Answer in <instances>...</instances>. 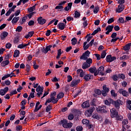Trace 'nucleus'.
I'll return each instance as SVG.
<instances>
[{
  "instance_id": "nucleus-1",
  "label": "nucleus",
  "mask_w": 131,
  "mask_h": 131,
  "mask_svg": "<svg viewBox=\"0 0 131 131\" xmlns=\"http://www.w3.org/2000/svg\"><path fill=\"white\" fill-rule=\"evenodd\" d=\"M90 55H91V52H90L89 50H87L80 56V59L84 60H88L89 57H90Z\"/></svg>"
},
{
  "instance_id": "nucleus-2",
  "label": "nucleus",
  "mask_w": 131,
  "mask_h": 131,
  "mask_svg": "<svg viewBox=\"0 0 131 131\" xmlns=\"http://www.w3.org/2000/svg\"><path fill=\"white\" fill-rule=\"evenodd\" d=\"M95 107L93 106L90 108L89 110L85 111V115L88 117H90L92 116V114H93V112L95 111Z\"/></svg>"
},
{
  "instance_id": "nucleus-3",
  "label": "nucleus",
  "mask_w": 131,
  "mask_h": 131,
  "mask_svg": "<svg viewBox=\"0 0 131 131\" xmlns=\"http://www.w3.org/2000/svg\"><path fill=\"white\" fill-rule=\"evenodd\" d=\"M112 105H114L116 108H119L120 107V104L121 105V100L118 99L117 101H114V100H111Z\"/></svg>"
},
{
  "instance_id": "nucleus-4",
  "label": "nucleus",
  "mask_w": 131,
  "mask_h": 131,
  "mask_svg": "<svg viewBox=\"0 0 131 131\" xmlns=\"http://www.w3.org/2000/svg\"><path fill=\"white\" fill-rule=\"evenodd\" d=\"M114 60H116V57L115 56L112 57L111 55H108L106 57V61L108 63H111V62H113Z\"/></svg>"
},
{
  "instance_id": "nucleus-5",
  "label": "nucleus",
  "mask_w": 131,
  "mask_h": 131,
  "mask_svg": "<svg viewBox=\"0 0 131 131\" xmlns=\"http://www.w3.org/2000/svg\"><path fill=\"white\" fill-rule=\"evenodd\" d=\"M118 115V112L116 111L115 108H113L111 110V116L112 118H114V117H116Z\"/></svg>"
},
{
  "instance_id": "nucleus-6",
  "label": "nucleus",
  "mask_w": 131,
  "mask_h": 131,
  "mask_svg": "<svg viewBox=\"0 0 131 131\" xmlns=\"http://www.w3.org/2000/svg\"><path fill=\"white\" fill-rule=\"evenodd\" d=\"M124 5L119 4L118 6V9L116 10L117 13H121L124 10Z\"/></svg>"
},
{
  "instance_id": "nucleus-7",
  "label": "nucleus",
  "mask_w": 131,
  "mask_h": 131,
  "mask_svg": "<svg viewBox=\"0 0 131 131\" xmlns=\"http://www.w3.org/2000/svg\"><path fill=\"white\" fill-rule=\"evenodd\" d=\"M118 93L123 96V97H128V92H126V90H123V89H119Z\"/></svg>"
},
{
  "instance_id": "nucleus-8",
  "label": "nucleus",
  "mask_w": 131,
  "mask_h": 131,
  "mask_svg": "<svg viewBox=\"0 0 131 131\" xmlns=\"http://www.w3.org/2000/svg\"><path fill=\"white\" fill-rule=\"evenodd\" d=\"M38 24H40V25H43L47 22V20L45 18H42V17L40 16L38 17L37 19Z\"/></svg>"
},
{
  "instance_id": "nucleus-9",
  "label": "nucleus",
  "mask_w": 131,
  "mask_h": 131,
  "mask_svg": "<svg viewBox=\"0 0 131 131\" xmlns=\"http://www.w3.org/2000/svg\"><path fill=\"white\" fill-rule=\"evenodd\" d=\"M107 106L106 105H101L98 107V110L102 113H106L107 111H106V108Z\"/></svg>"
},
{
  "instance_id": "nucleus-10",
  "label": "nucleus",
  "mask_w": 131,
  "mask_h": 131,
  "mask_svg": "<svg viewBox=\"0 0 131 131\" xmlns=\"http://www.w3.org/2000/svg\"><path fill=\"white\" fill-rule=\"evenodd\" d=\"M53 46L49 45L46 47V48H43V50H42V53H44L45 54L48 53L49 51H51V48H52Z\"/></svg>"
},
{
  "instance_id": "nucleus-11",
  "label": "nucleus",
  "mask_w": 131,
  "mask_h": 131,
  "mask_svg": "<svg viewBox=\"0 0 131 131\" xmlns=\"http://www.w3.org/2000/svg\"><path fill=\"white\" fill-rule=\"evenodd\" d=\"M105 69V68H104V67L101 66L100 67L97 71H98L99 73H100V75H102V76H104V75H105V73H104V70Z\"/></svg>"
},
{
  "instance_id": "nucleus-12",
  "label": "nucleus",
  "mask_w": 131,
  "mask_h": 131,
  "mask_svg": "<svg viewBox=\"0 0 131 131\" xmlns=\"http://www.w3.org/2000/svg\"><path fill=\"white\" fill-rule=\"evenodd\" d=\"M90 100H87L84 102H83L81 104L82 108H88L90 107Z\"/></svg>"
},
{
  "instance_id": "nucleus-13",
  "label": "nucleus",
  "mask_w": 131,
  "mask_h": 131,
  "mask_svg": "<svg viewBox=\"0 0 131 131\" xmlns=\"http://www.w3.org/2000/svg\"><path fill=\"white\" fill-rule=\"evenodd\" d=\"M8 35H9V33H8L6 31L3 32V33L0 36L1 40H4V39H5V38H6L7 36H8Z\"/></svg>"
},
{
  "instance_id": "nucleus-14",
  "label": "nucleus",
  "mask_w": 131,
  "mask_h": 131,
  "mask_svg": "<svg viewBox=\"0 0 131 131\" xmlns=\"http://www.w3.org/2000/svg\"><path fill=\"white\" fill-rule=\"evenodd\" d=\"M130 47L131 43H127L123 47V50H124V51H126V52H128V51L130 50Z\"/></svg>"
},
{
  "instance_id": "nucleus-15",
  "label": "nucleus",
  "mask_w": 131,
  "mask_h": 131,
  "mask_svg": "<svg viewBox=\"0 0 131 131\" xmlns=\"http://www.w3.org/2000/svg\"><path fill=\"white\" fill-rule=\"evenodd\" d=\"M57 27L60 30H64L65 29V24L64 23H59L58 24Z\"/></svg>"
},
{
  "instance_id": "nucleus-16",
  "label": "nucleus",
  "mask_w": 131,
  "mask_h": 131,
  "mask_svg": "<svg viewBox=\"0 0 131 131\" xmlns=\"http://www.w3.org/2000/svg\"><path fill=\"white\" fill-rule=\"evenodd\" d=\"M93 77H94V76L88 74L84 76V79L86 80V81H90V80H91V78H93Z\"/></svg>"
},
{
  "instance_id": "nucleus-17",
  "label": "nucleus",
  "mask_w": 131,
  "mask_h": 131,
  "mask_svg": "<svg viewBox=\"0 0 131 131\" xmlns=\"http://www.w3.org/2000/svg\"><path fill=\"white\" fill-rule=\"evenodd\" d=\"M10 63V61L9 60H4L1 62V66L2 67H6V66L9 65Z\"/></svg>"
},
{
  "instance_id": "nucleus-18",
  "label": "nucleus",
  "mask_w": 131,
  "mask_h": 131,
  "mask_svg": "<svg viewBox=\"0 0 131 131\" xmlns=\"http://www.w3.org/2000/svg\"><path fill=\"white\" fill-rule=\"evenodd\" d=\"M111 100H113L112 98H108V100L106 99L104 100V104L107 106H110L111 104H112V102Z\"/></svg>"
},
{
  "instance_id": "nucleus-19",
  "label": "nucleus",
  "mask_w": 131,
  "mask_h": 131,
  "mask_svg": "<svg viewBox=\"0 0 131 131\" xmlns=\"http://www.w3.org/2000/svg\"><path fill=\"white\" fill-rule=\"evenodd\" d=\"M19 20H20V17H19V16L14 17L12 19L11 22H12V24H15L17 23L18 22V21H19Z\"/></svg>"
},
{
  "instance_id": "nucleus-20",
  "label": "nucleus",
  "mask_w": 131,
  "mask_h": 131,
  "mask_svg": "<svg viewBox=\"0 0 131 131\" xmlns=\"http://www.w3.org/2000/svg\"><path fill=\"white\" fill-rule=\"evenodd\" d=\"M19 56H20V51L18 50H15L13 54L14 58H17V57H19Z\"/></svg>"
},
{
  "instance_id": "nucleus-21",
  "label": "nucleus",
  "mask_w": 131,
  "mask_h": 131,
  "mask_svg": "<svg viewBox=\"0 0 131 131\" xmlns=\"http://www.w3.org/2000/svg\"><path fill=\"white\" fill-rule=\"evenodd\" d=\"M113 28H114V26H113V25H108L106 27L105 30L106 31L108 30V31H111H111L113 30Z\"/></svg>"
},
{
  "instance_id": "nucleus-22",
  "label": "nucleus",
  "mask_w": 131,
  "mask_h": 131,
  "mask_svg": "<svg viewBox=\"0 0 131 131\" xmlns=\"http://www.w3.org/2000/svg\"><path fill=\"white\" fill-rule=\"evenodd\" d=\"M80 12L79 11H75L74 13V18H80Z\"/></svg>"
},
{
  "instance_id": "nucleus-23",
  "label": "nucleus",
  "mask_w": 131,
  "mask_h": 131,
  "mask_svg": "<svg viewBox=\"0 0 131 131\" xmlns=\"http://www.w3.org/2000/svg\"><path fill=\"white\" fill-rule=\"evenodd\" d=\"M55 10H59L60 12H63L64 11V7L63 6L58 5L56 6Z\"/></svg>"
},
{
  "instance_id": "nucleus-24",
  "label": "nucleus",
  "mask_w": 131,
  "mask_h": 131,
  "mask_svg": "<svg viewBox=\"0 0 131 131\" xmlns=\"http://www.w3.org/2000/svg\"><path fill=\"white\" fill-rule=\"evenodd\" d=\"M68 122V121L66 119H63V120H61L60 121V124H62V126L63 127H65L66 125L67 124V123Z\"/></svg>"
},
{
  "instance_id": "nucleus-25",
  "label": "nucleus",
  "mask_w": 131,
  "mask_h": 131,
  "mask_svg": "<svg viewBox=\"0 0 131 131\" xmlns=\"http://www.w3.org/2000/svg\"><path fill=\"white\" fill-rule=\"evenodd\" d=\"M73 113H74L75 116H77V115H79L81 113V112L78 111V110L74 109L73 111Z\"/></svg>"
},
{
  "instance_id": "nucleus-26",
  "label": "nucleus",
  "mask_w": 131,
  "mask_h": 131,
  "mask_svg": "<svg viewBox=\"0 0 131 131\" xmlns=\"http://www.w3.org/2000/svg\"><path fill=\"white\" fill-rule=\"evenodd\" d=\"M89 70L90 73H95V72L97 71V68L96 67H91Z\"/></svg>"
},
{
  "instance_id": "nucleus-27",
  "label": "nucleus",
  "mask_w": 131,
  "mask_h": 131,
  "mask_svg": "<svg viewBox=\"0 0 131 131\" xmlns=\"http://www.w3.org/2000/svg\"><path fill=\"white\" fill-rule=\"evenodd\" d=\"M72 125H73V123L72 122L67 123L66 126H64V128H71L72 127Z\"/></svg>"
},
{
  "instance_id": "nucleus-28",
  "label": "nucleus",
  "mask_w": 131,
  "mask_h": 131,
  "mask_svg": "<svg viewBox=\"0 0 131 131\" xmlns=\"http://www.w3.org/2000/svg\"><path fill=\"white\" fill-rule=\"evenodd\" d=\"M99 31H101V28L98 27L97 28L96 30H95L91 34V35H96Z\"/></svg>"
},
{
  "instance_id": "nucleus-29",
  "label": "nucleus",
  "mask_w": 131,
  "mask_h": 131,
  "mask_svg": "<svg viewBox=\"0 0 131 131\" xmlns=\"http://www.w3.org/2000/svg\"><path fill=\"white\" fill-rule=\"evenodd\" d=\"M90 67H91L90 65H89L86 62H84L82 66V69H87Z\"/></svg>"
},
{
  "instance_id": "nucleus-30",
  "label": "nucleus",
  "mask_w": 131,
  "mask_h": 131,
  "mask_svg": "<svg viewBox=\"0 0 131 131\" xmlns=\"http://www.w3.org/2000/svg\"><path fill=\"white\" fill-rule=\"evenodd\" d=\"M64 97V93L60 92L57 95V98L58 99V100H60V99H62Z\"/></svg>"
},
{
  "instance_id": "nucleus-31",
  "label": "nucleus",
  "mask_w": 131,
  "mask_h": 131,
  "mask_svg": "<svg viewBox=\"0 0 131 131\" xmlns=\"http://www.w3.org/2000/svg\"><path fill=\"white\" fill-rule=\"evenodd\" d=\"M125 20H124V19L123 17H120L119 18L118 20V23H120L121 24H123L125 23Z\"/></svg>"
},
{
  "instance_id": "nucleus-32",
  "label": "nucleus",
  "mask_w": 131,
  "mask_h": 131,
  "mask_svg": "<svg viewBox=\"0 0 131 131\" xmlns=\"http://www.w3.org/2000/svg\"><path fill=\"white\" fill-rule=\"evenodd\" d=\"M129 59V57H128V55H124L123 56H121L120 57V60H128Z\"/></svg>"
},
{
  "instance_id": "nucleus-33",
  "label": "nucleus",
  "mask_w": 131,
  "mask_h": 131,
  "mask_svg": "<svg viewBox=\"0 0 131 131\" xmlns=\"http://www.w3.org/2000/svg\"><path fill=\"white\" fill-rule=\"evenodd\" d=\"M71 41L72 46H75L77 42V39H76V37H74L72 39Z\"/></svg>"
},
{
  "instance_id": "nucleus-34",
  "label": "nucleus",
  "mask_w": 131,
  "mask_h": 131,
  "mask_svg": "<svg viewBox=\"0 0 131 131\" xmlns=\"http://www.w3.org/2000/svg\"><path fill=\"white\" fill-rule=\"evenodd\" d=\"M106 55H107V53H106V51L105 50L103 51V52L101 54L100 58H101V59H104V58L106 57Z\"/></svg>"
},
{
  "instance_id": "nucleus-35",
  "label": "nucleus",
  "mask_w": 131,
  "mask_h": 131,
  "mask_svg": "<svg viewBox=\"0 0 131 131\" xmlns=\"http://www.w3.org/2000/svg\"><path fill=\"white\" fill-rule=\"evenodd\" d=\"M22 29H23V27L21 26H19L16 28L15 31L16 32H21L22 31Z\"/></svg>"
},
{
  "instance_id": "nucleus-36",
  "label": "nucleus",
  "mask_w": 131,
  "mask_h": 131,
  "mask_svg": "<svg viewBox=\"0 0 131 131\" xmlns=\"http://www.w3.org/2000/svg\"><path fill=\"white\" fill-rule=\"evenodd\" d=\"M82 123H83V124H85V125H87L88 124H89V123H90V121L88 119H84L82 120Z\"/></svg>"
},
{
  "instance_id": "nucleus-37",
  "label": "nucleus",
  "mask_w": 131,
  "mask_h": 131,
  "mask_svg": "<svg viewBox=\"0 0 131 131\" xmlns=\"http://www.w3.org/2000/svg\"><path fill=\"white\" fill-rule=\"evenodd\" d=\"M26 20H27V16L23 17L21 22L20 23L19 25H22L23 24H24L25 22H26Z\"/></svg>"
},
{
  "instance_id": "nucleus-38",
  "label": "nucleus",
  "mask_w": 131,
  "mask_h": 131,
  "mask_svg": "<svg viewBox=\"0 0 131 131\" xmlns=\"http://www.w3.org/2000/svg\"><path fill=\"white\" fill-rule=\"evenodd\" d=\"M86 63L88 65H90V66H91V64H92V63H93V59H92V58H88L86 60Z\"/></svg>"
},
{
  "instance_id": "nucleus-39",
  "label": "nucleus",
  "mask_w": 131,
  "mask_h": 131,
  "mask_svg": "<svg viewBox=\"0 0 131 131\" xmlns=\"http://www.w3.org/2000/svg\"><path fill=\"white\" fill-rule=\"evenodd\" d=\"M17 94H18L17 90H12L10 92V96H11V97H12V96H13V95H17Z\"/></svg>"
},
{
  "instance_id": "nucleus-40",
  "label": "nucleus",
  "mask_w": 131,
  "mask_h": 131,
  "mask_svg": "<svg viewBox=\"0 0 131 131\" xmlns=\"http://www.w3.org/2000/svg\"><path fill=\"white\" fill-rule=\"evenodd\" d=\"M51 110H52V106H51V105H48L46 107V112H50V111H51Z\"/></svg>"
},
{
  "instance_id": "nucleus-41",
  "label": "nucleus",
  "mask_w": 131,
  "mask_h": 131,
  "mask_svg": "<svg viewBox=\"0 0 131 131\" xmlns=\"http://www.w3.org/2000/svg\"><path fill=\"white\" fill-rule=\"evenodd\" d=\"M118 76L119 78H121V79H124L125 78V75L123 74H118Z\"/></svg>"
},
{
  "instance_id": "nucleus-42",
  "label": "nucleus",
  "mask_w": 131,
  "mask_h": 131,
  "mask_svg": "<svg viewBox=\"0 0 131 131\" xmlns=\"http://www.w3.org/2000/svg\"><path fill=\"white\" fill-rule=\"evenodd\" d=\"M118 78H119L118 75H114L112 77V79L114 80V81H117V80H118Z\"/></svg>"
},
{
  "instance_id": "nucleus-43",
  "label": "nucleus",
  "mask_w": 131,
  "mask_h": 131,
  "mask_svg": "<svg viewBox=\"0 0 131 131\" xmlns=\"http://www.w3.org/2000/svg\"><path fill=\"white\" fill-rule=\"evenodd\" d=\"M26 71H27V72H29V71H30L31 70V67H30V66H29L28 64V63L26 64Z\"/></svg>"
},
{
  "instance_id": "nucleus-44",
  "label": "nucleus",
  "mask_w": 131,
  "mask_h": 131,
  "mask_svg": "<svg viewBox=\"0 0 131 131\" xmlns=\"http://www.w3.org/2000/svg\"><path fill=\"white\" fill-rule=\"evenodd\" d=\"M74 118V115H73V114H70V115H69L68 116L69 120H73Z\"/></svg>"
},
{
  "instance_id": "nucleus-45",
  "label": "nucleus",
  "mask_w": 131,
  "mask_h": 131,
  "mask_svg": "<svg viewBox=\"0 0 131 131\" xmlns=\"http://www.w3.org/2000/svg\"><path fill=\"white\" fill-rule=\"evenodd\" d=\"M76 82H75V80H73L71 82V86H72V88H73V86H76L77 83H76Z\"/></svg>"
},
{
  "instance_id": "nucleus-46",
  "label": "nucleus",
  "mask_w": 131,
  "mask_h": 131,
  "mask_svg": "<svg viewBox=\"0 0 131 131\" xmlns=\"http://www.w3.org/2000/svg\"><path fill=\"white\" fill-rule=\"evenodd\" d=\"M20 13H21V10H17L15 13L12 14V15H14V16H15V17H17V16H19V15L20 14Z\"/></svg>"
},
{
  "instance_id": "nucleus-47",
  "label": "nucleus",
  "mask_w": 131,
  "mask_h": 131,
  "mask_svg": "<svg viewBox=\"0 0 131 131\" xmlns=\"http://www.w3.org/2000/svg\"><path fill=\"white\" fill-rule=\"evenodd\" d=\"M111 94L112 97H117V93H115V91L114 90H111Z\"/></svg>"
},
{
  "instance_id": "nucleus-48",
  "label": "nucleus",
  "mask_w": 131,
  "mask_h": 131,
  "mask_svg": "<svg viewBox=\"0 0 131 131\" xmlns=\"http://www.w3.org/2000/svg\"><path fill=\"white\" fill-rule=\"evenodd\" d=\"M17 48L18 49H24V48H26L25 44L21 43L18 45Z\"/></svg>"
},
{
  "instance_id": "nucleus-49",
  "label": "nucleus",
  "mask_w": 131,
  "mask_h": 131,
  "mask_svg": "<svg viewBox=\"0 0 131 131\" xmlns=\"http://www.w3.org/2000/svg\"><path fill=\"white\" fill-rule=\"evenodd\" d=\"M103 92H106V93H108L109 92V88H106V86L105 85L103 86Z\"/></svg>"
},
{
  "instance_id": "nucleus-50",
  "label": "nucleus",
  "mask_w": 131,
  "mask_h": 131,
  "mask_svg": "<svg viewBox=\"0 0 131 131\" xmlns=\"http://www.w3.org/2000/svg\"><path fill=\"white\" fill-rule=\"evenodd\" d=\"M116 118H117V120H119L120 121H121V120H122L123 117H122L121 115H118H118H117Z\"/></svg>"
},
{
  "instance_id": "nucleus-51",
  "label": "nucleus",
  "mask_w": 131,
  "mask_h": 131,
  "mask_svg": "<svg viewBox=\"0 0 131 131\" xmlns=\"http://www.w3.org/2000/svg\"><path fill=\"white\" fill-rule=\"evenodd\" d=\"M95 94H96V95H101V94H102V92H101V90H100L99 89H97L95 90Z\"/></svg>"
},
{
  "instance_id": "nucleus-52",
  "label": "nucleus",
  "mask_w": 131,
  "mask_h": 131,
  "mask_svg": "<svg viewBox=\"0 0 131 131\" xmlns=\"http://www.w3.org/2000/svg\"><path fill=\"white\" fill-rule=\"evenodd\" d=\"M113 22H114V18L113 17L110 18L107 21L108 24H111V23H113Z\"/></svg>"
},
{
  "instance_id": "nucleus-53",
  "label": "nucleus",
  "mask_w": 131,
  "mask_h": 131,
  "mask_svg": "<svg viewBox=\"0 0 131 131\" xmlns=\"http://www.w3.org/2000/svg\"><path fill=\"white\" fill-rule=\"evenodd\" d=\"M22 129H23L22 126L18 125L16 126V130L20 131V130H22Z\"/></svg>"
},
{
  "instance_id": "nucleus-54",
  "label": "nucleus",
  "mask_w": 131,
  "mask_h": 131,
  "mask_svg": "<svg viewBox=\"0 0 131 131\" xmlns=\"http://www.w3.org/2000/svg\"><path fill=\"white\" fill-rule=\"evenodd\" d=\"M99 7L98 6L95 7L93 11V12L94 13V14H97L98 12H99Z\"/></svg>"
},
{
  "instance_id": "nucleus-55",
  "label": "nucleus",
  "mask_w": 131,
  "mask_h": 131,
  "mask_svg": "<svg viewBox=\"0 0 131 131\" xmlns=\"http://www.w3.org/2000/svg\"><path fill=\"white\" fill-rule=\"evenodd\" d=\"M94 55L95 56V57H96L97 60H98V61H100V60H101V56L100 55V54H95Z\"/></svg>"
},
{
  "instance_id": "nucleus-56",
  "label": "nucleus",
  "mask_w": 131,
  "mask_h": 131,
  "mask_svg": "<svg viewBox=\"0 0 131 131\" xmlns=\"http://www.w3.org/2000/svg\"><path fill=\"white\" fill-rule=\"evenodd\" d=\"M19 36L15 37L14 40V43H18V42H19Z\"/></svg>"
},
{
  "instance_id": "nucleus-57",
  "label": "nucleus",
  "mask_w": 131,
  "mask_h": 131,
  "mask_svg": "<svg viewBox=\"0 0 131 131\" xmlns=\"http://www.w3.org/2000/svg\"><path fill=\"white\" fill-rule=\"evenodd\" d=\"M122 123L123 125H124V126L125 125H126V124H127L128 123V120H127L126 119H124L123 120Z\"/></svg>"
},
{
  "instance_id": "nucleus-58",
  "label": "nucleus",
  "mask_w": 131,
  "mask_h": 131,
  "mask_svg": "<svg viewBox=\"0 0 131 131\" xmlns=\"http://www.w3.org/2000/svg\"><path fill=\"white\" fill-rule=\"evenodd\" d=\"M88 25H89V23H88V20H86L83 22V26L84 28H85V27H86Z\"/></svg>"
},
{
  "instance_id": "nucleus-59",
  "label": "nucleus",
  "mask_w": 131,
  "mask_h": 131,
  "mask_svg": "<svg viewBox=\"0 0 131 131\" xmlns=\"http://www.w3.org/2000/svg\"><path fill=\"white\" fill-rule=\"evenodd\" d=\"M51 33H52V31H51V30H48L47 31L46 33V36H50Z\"/></svg>"
},
{
  "instance_id": "nucleus-60",
  "label": "nucleus",
  "mask_w": 131,
  "mask_h": 131,
  "mask_svg": "<svg viewBox=\"0 0 131 131\" xmlns=\"http://www.w3.org/2000/svg\"><path fill=\"white\" fill-rule=\"evenodd\" d=\"M29 26H33L34 25V21L33 20H30L28 22Z\"/></svg>"
},
{
  "instance_id": "nucleus-61",
  "label": "nucleus",
  "mask_w": 131,
  "mask_h": 131,
  "mask_svg": "<svg viewBox=\"0 0 131 131\" xmlns=\"http://www.w3.org/2000/svg\"><path fill=\"white\" fill-rule=\"evenodd\" d=\"M41 89H42V87L40 86V85H38V88L36 89V91L37 93H39L40 92Z\"/></svg>"
},
{
  "instance_id": "nucleus-62",
  "label": "nucleus",
  "mask_w": 131,
  "mask_h": 131,
  "mask_svg": "<svg viewBox=\"0 0 131 131\" xmlns=\"http://www.w3.org/2000/svg\"><path fill=\"white\" fill-rule=\"evenodd\" d=\"M6 49H11V48H12V44H11L10 43H6Z\"/></svg>"
},
{
  "instance_id": "nucleus-63",
  "label": "nucleus",
  "mask_w": 131,
  "mask_h": 131,
  "mask_svg": "<svg viewBox=\"0 0 131 131\" xmlns=\"http://www.w3.org/2000/svg\"><path fill=\"white\" fill-rule=\"evenodd\" d=\"M82 129H83V128H82V126H78L76 127L77 131H81V130H82Z\"/></svg>"
},
{
  "instance_id": "nucleus-64",
  "label": "nucleus",
  "mask_w": 131,
  "mask_h": 131,
  "mask_svg": "<svg viewBox=\"0 0 131 131\" xmlns=\"http://www.w3.org/2000/svg\"><path fill=\"white\" fill-rule=\"evenodd\" d=\"M67 77H68V80H67L68 82H70V81H72V76H71V75H68Z\"/></svg>"
}]
</instances>
